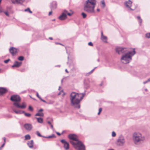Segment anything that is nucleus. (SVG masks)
<instances>
[{
  "label": "nucleus",
  "mask_w": 150,
  "mask_h": 150,
  "mask_svg": "<svg viewBox=\"0 0 150 150\" xmlns=\"http://www.w3.org/2000/svg\"><path fill=\"white\" fill-rule=\"evenodd\" d=\"M7 91V90L6 88L0 87V96L3 95Z\"/></svg>",
  "instance_id": "nucleus-14"
},
{
  "label": "nucleus",
  "mask_w": 150,
  "mask_h": 150,
  "mask_svg": "<svg viewBox=\"0 0 150 150\" xmlns=\"http://www.w3.org/2000/svg\"><path fill=\"white\" fill-rule=\"evenodd\" d=\"M125 142L124 138L123 137H120L117 139V144L119 146H122Z\"/></svg>",
  "instance_id": "nucleus-7"
},
{
  "label": "nucleus",
  "mask_w": 150,
  "mask_h": 150,
  "mask_svg": "<svg viewBox=\"0 0 150 150\" xmlns=\"http://www.w3.org/2000/svg\"><path fill=\"white\" fill-rule=\"evenodd\" d=\"M43 138H56V136L54 134H52L51 135L49 136L46 137H43Z\"/></svg>",
  "instance_id": "nucleus-19"
},
{
  "label": "nucleus",
  "mask_w": 150,
  "mask_h": 150,
  "mask_svg": "<svg viewBox=\"0 0 150 150\" xmlns=\"http://www.w3.org/2000/svg\"><path fill=\"white\" fill-rule=\"evenodd\" d=\"M96 68V67H95L94 69H93L90 72H89L88 73L89 74H91L94 71V70Z\"/></svg>",
  "instance_id": "nucleus-40"
},
{
  "label": "nucleus",
  "mask_w": 150,
  "mask_h": 150,
  "mask_svg": "<svg viewBox=\"0 0 150 150\" xmlns=\"http://www.w3.org/2000/svg\"><path fill=\"white\" fill-rule=\"evenodd\" d=\"M25 140L29 139H30V137L29 134H27L25 136Z\"/></svg>",
  "instance_id": "nucleus-24"
},
{
  "label": "nucleus",
  "mask_w": 150,
  "mask_h": 150,
  "mask_svg": "<svg viewBox=\"0 0 150 150\" xmlns=\"http://www.w3.org/2000/svg\"><path fill=\"white\" fill-rule=\"evenodd\" d=\"M81 15H82L83 18H84L86 17V14L85 13L83 12H82L81 13Z\"/></svg>",
  "instance_id": "nucleus-33"
},
{
  "label": "nucleus",
  "mask_w": 150,
  "mask_h": 150,
  "mask_svg": "<svg viewBox=\"0 0 150 150\" xmlns=\"http://www.w3.org/2000/svg\"><path fill=\"white\" fill-rule=\"evenodd\" d=\"M145 37L148 38H150V33H147L145 35Z\"/></svg>",
  "instance_id": "nucleus-32"
},
{
  "label": "nucleus",
  "mask_w": 150,
  "mask_h": 150,
  "mask_svg": "<svg viewBox=\"0 0 150 150\" xmlns=\"http://www.w3.org/2000/svg\"><path fill=\"white\" fill-rule=\"evenodd\" d=\"M67 14L69 16H71L72 15V14L71 13H68Z\"/></svg>",
  "instance_id": "nucleus-50"
},
{
  "label": "nucleus",
  "mask_w": 150,
  "mask_h": 150,
  "mask_svg": "<svg viewBox=\"0 0 150 150\" xmlns=\"http://www.w3.org/2000/svg\"><path fill=\"white\" fill-rule=\"evenodd\" d=\"M103 85V82H102V83L100 84V86H102Z\"/></svg>",
  "instance_id": "nucleus-63"
},
{
  "label": "nucleus",
  "mask_w": 150,
  "mask_h": 150,
  "mask_svg": "<svg viewBox=\"0 0 150 150\" xmlns=\"http://www.w3.org/2000/svg\"><path fill=\"white\" fill-rule=\"evenodd\" d=\"M100 112H98V115H99L100 114Z\"/></svg>",
  "instance_id": "nucleus-62"
},
{
  "label": "nucleus",
  "mask_w": 150,
  "mask_h": 150,
  "mask_svg": "<svg viewBox=\"0 0 150 150\" xmlns=\"http://www.w3.org/2000/svg\"><path fill=\"white\" fill-rule=\"evenodd\" d=\"M23 113L27 117H30L31 116V114L30 113H26L24 112V113Z\"/></svg>",
  "instance_id": "nucleus-28"
},
{
  "label": "nucleus",
  "mask_w": 150,
  "mask_h": 150,
  "mask_svg": "<svg viewBox=\"0 0 150 150\" xmlns=\"http://www.w3.org/2000/svg\"><path fill=\"white\" fill-rule=\"evenodd\" d=\"M10 100L13 102H19L21 101V98L18 95H13L11 96Z\"/></svg>",
  "instance_id": "nucleus-6"
},
{
  "label": "nucleus",
  "mask_w": 150,
  "mask_h": 150,
  "mask_svg": "<svg viewBox=\"0 0 150 150\" xmlns=\"http://www.w3.org/2000/svg\"><path fill=\"white\" fill-rule=\"evenodd\" d=\"M24 11L25 12L28 11L30 13H32V12L30 11V8H27L25 9L24 10Z\"/></svg>",
  "instance_id": "nucleus-25"
},
{
  "label": "nucleus",
  "mask_w": 150,
  "mask_h": 150,
  "mask_svg": "<svg viewBox=\"0 0 150 150\" xmlns=\"http://www.w3.org/2000/svg\"><path fill=\"white\" fill-rule=\"evenodd\" d=\"M5 144V143H4L0 147V150H1L3 148V147L4 146Z\"/></svg>",
  "instance_id": "nucleus-45"
},
{
  "label": "nucleus",
  "mask_w": 150,
  "mask_h": 150,
  "mask_svg": "<svg viewBox=\"0 0 150 150\" xmlns=\"http://www.w3.org/2000/svg\"><path fill=\"white\" fill-rule=\"evenodd\" d=\"M18 60L22 61L24 60V57L23 56H21L18 57Z\"/></svg>",
  "instance_id": "nucleus-27"
},
{
  "label": "nucleus",
  "mask_w": 150,
  "mask_h": 150,
  "mask_svg": "<svg viewBox=\"0 0 150 150\" xmlns=\"http://www.w3.org/2000/svg\"><path fill=\"white\" fill-rule=\"evenodd\" d=\"M147 80L148 82L150 81V78L148 79Z\"/></svg>",
  "instance_id": "nucleus-59"
},
{
  "label": "nucleus",
  "mask_w": 150,
  "mask_h": 150,
  "mask_svg": "<svg viewBox=\"0 0 150 150\" xmlns=\"http://www.w3.org/2000/svg\"><path fill=\"white\" fill-rule=\"evenodd\" d=\"M52 11H51L49 13V16L50 15L52 14Z\"/></svg>",
  "instance_id": "nucleus-52"
},
{
  "label": "nucleus",
  "mask_w": 150,
  "mask_h": 150,
  "mask_svg": "<svg viewBox=\"0 0 150 150\" xmlns=\"http://www.w3.org/2000/svg\"><path fill=\"white\" fill-rule=\"evenodd\" d=\"M133 139L135 144H137L138 143L144 140V137H142L141 134L140 133H134L133 134Z\"/></svg>",
  "instance_id": "nucleus-5"
},
{
  "label": "nucleus",
  "mask_w": 150,
  "mask_h": 150,
  "mask_svg": "<svg viewBox=\"0 0 150 150\" xmlns=\"http://www.w3.org/2000/svg\"><path fill=\"white\" fill-rule=\"evenodd\" d=\"M62 92L63 93V94H62V96H64L65 95V93L63 91V90H61L58 94V95H60L61 94V93Z\"/></svg>",
  "instance_id": "nucleus-34"
},
{
  "label": "nucleus",
  "mask_w": 150,
  "mask_h": 150,
  "mask_svg": "<svg viewBox=\"0 0 150 150\" xmlns=\"http://www.w3.org/2000/svg\"><path fill=\"white\" fill-rule=\"evenodd\" d=\"M55 67H60V65H57L55 66Z\"/></svg>",
  "instance_id": "nucleus-58"
},
{
  "label": "nucleus",
  "mask_w": 150,
  "mask_h": 150,
  "mask_svg": "<svg viewBox=\"0 0 150 150\" xmlns=\"http://www.w3.org/2000/svg\"><path fill=\"white\" fill-rule=\"evenodd\" d=\"M61 142L64 144V147L65 150H67L69 149V143L64 139H62Z\"/></svg>",
  "instance_id": "nucleus-9"
},
{
  "label": "nucleus",
  "mask_w": 150,
  "mask_h": 150,
  "mask_svg": "<svg viewBox=\"0 0 150 150\" xmlns=\"http://www.w3.org/2000/svg\"><path fill=\"white\" fill-rule=\"evenodd\" d=\"M36 118L38 122L40 123H42L43 122V119L40 117L38 118L36 117Z\"/></svg>",
  "instance_id": "nucleus-21"
},
{
  "label": "nucleus",
  "mask_w": 150,
  "mask_h": 150,
  "mask_svg": "<svg viewBox=\"0 0 150 150\" xmlns=\"http://www.w3.org/2000/svg\"><path fill=\"white\" fill-rule=\"evenodd\" d=\"M101 3L103 5V7H105V2H104V0H102L101 1Z\"/></svg>",
  "instance_id": "nucleus-35"
},
{
  "label": "nucleus",
  "mask_w": 150,
  "mask_h": 150,
  "mask_svg": "<svg viewBox=\"0 0 150 150\" xmlns=\"http://www.w3.org/2000/svg\"><path fill=\"white\" fill-rule=\"evenodd\" d=\"M49 39L50 40H53V38H52V37H49Z\"/></svg>",
  "instance_id": "nucleus-56"
},
{
  "label": "nucleus",
  "mask_w": 150,
  "mask_h": 150,
  "mask_svg": "<svg viewBox=\"0 0 150 150\" xmlns=\"http://www.w3.org/2000/svg\"><path fill=\"white\" fill-rule=\"evenodd\" d=\"M97 11H98V12H99L100 11V9H97Z\"/></svg>",
  "instance_id": "nucleus-61"
},
{
  "label": "nucleus",
  "mask_w": 150,
  "mask_h": 150,
  "mask_svg": "<svg viewBox=\"0 0 150 150\" xmlns=\"http://www.w3.org/2000/svg\"><path fill=\"white\" fill-rule=\"evenodd\" d=\"M101 37H102L103 36H104L103 35V32H101Z\"/></svg>",
  "instance_id": "nucleus-57"
},
{
  "label": "nucleus",
  "mask_w": 150,
  "mask_h": 150,
  "mask_svg": "<svg viewBox=\"0 0 150 150\" xmlns=\"http://www.w3.org/2000/svg\"><path fill=\"white\" fill-rule=\"evenodd\" d=\"M65 71L67 72V73H68V71L67 69H66L65 70Z\"/></svg>",
  "instance_id": "nucleus-60"
},
{
  "label": "nucleus",
  "mask_w": 150,
  "mask_h": 150,
  "mask_svg": "<svg viewBox=\"0 0 150 150\" xmlns=\"http://www.w3.org/2000/svg\"><path fill=\"white\" fill-rule=\"evenodd\" d=\"M36 134H37V135L40 137H45L44 136H42V135L40 134V133L39 132V131H37L36 132Z\"/></svg>",
  "instance_id": "nucleus-29"
},
{
  "label": "nucleus",
  "mask_w": 150,
  "mask_h": 150,
  "mask_svg": "<svg viewBox=\"0 0 150 150\" xmlns=\"http://www.w3.org/2000/svg\"><path fill=\"white\" fill-rule=\"evenodd\" d=\"M3 139L4 140V143H5V142H6V138L5 137H4L3 138Z\"/></svg>",
  "instance_id": "nucleus-46"
},
{
  "label": "nucleus",
  "mask_w": 150,
  "mask_h": 150,
  "mask_svg": "<svg viewBox=\"0 0 150 150\" xmlns=\"http://www.w3.org/2000/svg\"><path fill=\"white\" fill-rule=\"evenodd\" d=\"M88 45L89 46H93V44L91 42H90L88 43Z\"/></svg>",
  "instance_id": "nucleus-43"
},
{
  "label": "nucleus",
  "mask_w": 150,
  "mask_h": 150,
  "mask_svg": "<svg viewBox=\"0 0 150 150\" xmlns=\"http://www.w3.org/2000/svg\"><path fill=\"white\" fill-rule=\"evenodd\" d=\"M24 127L25 129L28 131H30L32 128V125L30 124H25L24 125Z\"/></svg>",
  "instance_id": "nucleus-12"
},
{
  "label": "nucleus",
  "mask_w": 150,
  "mask_h": 150,
  "mask_svg": "<svg viewBox=\"0 0 150 150\" xmlns=\"http://www.w3.org/2000/svg\"><path fill=\"white\" fill-rule=\"evenodd\" d=\"M17 0H11V1L13 3L15 4L16 3L17 4Z\"/></svg>",
  "instance_id": "nucleus-37"
},
{
  "label": "nucleus",
  "mask_w": 150,
  "mask_h": 150,
  "mask_svg": "<svg viewBox=\"0 0 150 150\" xmlns=\"http://www.w3.org/2000/svg\"><path fill=\"white\" fill-rule=\"evenodd\" d=\"M85 93H77L72 92L70 96L71 103L72 106L77 109L80 108V103L85 95Z\"/></svg>",
  "instance_id": "nucleus-2"
},
{
  "label": "nucleus",
  "mask_w": 150,
  "mask_h": 150,
  "mask_svg": "<svg viewBox=\"0 0 150 150\" xmlns=\"http://www.w3.org/2000/svg\"><path fill=\"white\" fill-rule=\"evenodd\" d=\"M57 3L55 1L52 2L51 4V8L52 9H55L57 8Z\"/></svg>",
  "instance_id": "nucleus-16"
},
{
  "label": "nucleus",
  "mask_w": 150,
  "mask_h": 150,
  "mask_svg": "<svg viewBox=\"0 0 150 150\" xmlns=\"http://www.w3.org/2000/svg\"><path fill=\"white\" fill-rule=\"evenodd\" d=\"M102 108H99V112H101L102 111Z\"/></svg>",
  "instance_id": "nucleus-47"
},
{
  "label": "nucleus",
  "mask_w": 150,
  "mask_h": 150,
  "mask_svg": "<svg viewBox=\"0 0 150 150\" xmlns=\"http://www.w3.org/2000/svg\"><path fill=\"white\" fill-rule=\"evenodd\" d=\"M44 115V114L42 112L40 113V112H38L36 113L35 116H43Z\"/></svg>",
  "instance_id": "nucleus-22"
},
{
  "label": "nucleus",
  "mask_w": 150,
  "mask_h": 150,
  "mask_svg": "<svg viewBox=\"0 0 150 150\" xmlns=\"http://www.w3.org/2000/svg\"><path fill=\"white\" fill-rule=\"evenodd\" d=\"M56 133L59 136H60L61 134L60 133L58 132H57Z\"/></svg>",
  "instance_id": "nucleus-51"
},
{
  "label": "nucleus",
  "mask_w": 150,
  "mask_h": 150,
  "mask_svg": "<svg viewBox=\"0 0 150 150\" xmlns=\"http://www.w3.org/2000/svg\"><path fill=\"white\" fill-rule=\"evenodd\" d=\"M27 144L30 148H32L33 146V140H31L28 142Z\"/></svg>",
  "instance_id": "nucleus-17"
},
{
  "label": "nucleus",
  "mask_w": 150,
  "mask_h": 150,
  "mask_svg": "<svg viewBox=\"0 0 150 150\" xmlns=\"http://www.w3.org/2000/svg\"><path fill=\"white\" fill-rule=\"evenodd\" d=\"M28 109L31 111H32L33 110V108L31 106H29Z\"/></svg>",
  "instance_id": "nucleus-36"
},
{
  "label": "nucleus",
  "mask_w": 150,
  "mask_h": 150,
  "mask_svg": "<svg viewBox=\"0 0 150 150\" xmlns=\"http://www.w3.org/2000/svg\"><path fill=\"white\" fill-rule=\"evenodd\" d=\"M115 50L119 54H123L121 60L122 63L125 64L129 63L132 60V57L136 53L135 49L132 51H130L127 48L118 47L115 48Z\"/></svg>",
  "instance_id": "nucleus-1"
},
{
  "label": "nucleus",
  "mask_w": 150,
  "mask_h": 150,
  "mask_svg": "<svg viewBox=\"0 0 150 150\" xmlns=\"http://www.w3.org/2000/svg\"><path fill=\"white\" fill-rule=\"evenodd\" d=\"M137 18L138 19L139 23V25L141 26L142 22V19L139 16H137Z\"/></svg>",
  "instance_id": "nucleus-20"
},
{
  "label": "nucleus",
  "mask_w": 150,
  "mask_h": 150,
  "mask_svg": "<svg viewBox=\"0 0 150 150\" xmlns=\"http://www.w3.org/2000/svg\"><path fill=\"white\" fill-rule=\"evenodd\" d=\"M36 96L37 97L40 99V98H41L39 95L38 93V92L36 93Z\"/></svg>",
  "instance_id": "nucleus-44"
},
{
  "label": "nucleus",
  "mask_w": 150,
  "mask_h": 150,
  "mask_svg": "<svg viewBox=\"0 0 150 150\" xmlns=\"http://www.w3.org/2000/svg\"><path fill=\"white\" fill-rule=\"evenodd\" d=\"M68 138L70 139L77 142L76 143L70 141V142L74 148L78 150H85V145L80 141L78 140L76 135L74 134H71L68 135Z\"/></svg>",
  "instance_id": "nucleus-3"
},
{
  "label": "nucleus",
  "mask_w": 150,
  "mask_h": 150,
  "mask_svg": "<svg viewBox=\"0 0 150 150\" xmlns=\"http://www.w3.org/2000/svg\"><path fill=\"white\" fill-rule=\"evenodd\" d=\"M47 102V104H53L54 102L53 100H49Z\"/></svg>",
  "instance_id": "nucleus-30"
},
{
  "label": "nucleus",
  "mask_w": 150,
  "mask_h": 150,
  "mask_svg": "<svg viewBox=\"0 0 150 150\" xmlns=\"http://www.w3.org/2000/svg\"><path fill=\"white\" fill-rule=\"evenodd\" d=\"M17 4H21L25 0H17Z\"/></svg>",
  "instance_id": "nucleus-31"
},
{
  "label": "nucleus",
  "mask_w": 150,
  "mask_h": 150,
  "mask_svg": "<svg viewBox=\"0 0 150 150\" xmlns=\"http://www.w3.org/2000/svg\"><path fill=\"white\" fill-rule=\"evenodd\" d=\"M10 61V59L5 60L4 61V62L5 63H7Z\"/></svg>",
  "instance_id": "nucleus-42"
},
{
  "label": "nucleus",
  "mask_w": 150,
  "mask_h": 150,
  "mask_svg": "<svg viewBox=\"0 0 150 150\" xmlns=\"http://www.w3.org/2000/svg\"><path fill=\"white\" fill-rule=\"evenodd\" d=\"M22 63L21 62H18L17 61L15 62L14 64L12 66V67H18L21 65Z\"/></svg>",
  "instance_id": "nucleus-15"
},
{
  "label": "nucleus",
  "mask_w": 150,
  "mask_h": 150,
  "mask_svg": "<svg viewBox=\"0 0 150 150\" xmlns=\"http://www.w3.org/2000/svg\"><path fill=\"white\" fill-rule=\"evenodd\" d=\"M84 86L85 88L87 89L89 87V84L87 83H86L85 82H84Z\"/></svg>",
  "instance_id": "nucleus-26"
},
{
  "label": "nucleus",
  "mask_w": 150,
  "mask_h": 150,
  "mask_svg": "<svg viewBox=\"0 0 150 150\" xmlns=\"http://www.w3.org/2000/svg\"><path fill=\"white\" fill-rule=\"evenodd\" d=\"M96 3V0H87L84 4V10L88 13H94Z\"/></svg>",
  "instance_id": "nucleus-4"
},
{
  "label": "nucleus",
  "mask_w": 150,
  "mask_h": 150,
  "mask_svg": "<svg viewBox=\"0 0 150 150\" xmlns=\"http://www.w3.org/2000/svg\"><path fill=\"white\" fill-rule=\"evenodd\" d=\"M132 3V1L130 0H128L127 1H125L124 3V4L126 7L129 8L131 10H133L134 9H132L131 8Z\"/></svg>",
  "instance_id": "nucleus-8"
},
{
  "label": "nucleus",
  "mask_w": 150,
  "mask_h": 150,
  "mask_svg": "<svg viewBox=\"0 0 150 150\" xmlns=\"http://www.w3.org/2000/svg\"><path fill=\"white\" fill-rule=\"evenodd\" d=\"M43 109H40V110H39L38 111V112H40L43 111Z\"/></svg>",
  "instance_id": "nucleus-49"
},
{
  "label": "nucleus",
  "mask_w": 150,
  "mask_h": 150,
  "mask_svg": "<svg viewBox=\"0 0 150 150\" xmlns=\"http://www.w3.org/2000/svg\"><path fill=\"white\" fill-rule=\"evenodd\" d=\"M4 13L7 16H9V15L7 11H4Z\"/></svg>",
  "instance_id": "nucleus-39"
},
{
  "label": "nucleus",
  "mask_w": 150,
  "mask_h": 150,
  "mask_svg": "<svg viewBox=\"0 0 150 150\" xmlns=\"http://www.w3.org/2000/svg\"><path fill=\"white\" fill-rule=\"evenodd\" d=\"M13 104L16 107L21 109L25 108L26 107V105H25V103H23L22 105H20L17 102L14 103Z\"/></svg>",
  "instance_id": "nucleus-10"
},
{
  "label": "nucleus",
  "mask_w": 150,
  "mask_h": 150,
  "mask_svg": "<svg viewBox=\"0 0 150 150\" xmlns=\"http://www.w3.org/2000/svg\"><path fill=\"white\" fill-rule=\"evenodd\" d=\"M63 13H64L65 14H66L68 12L67 11L65 10H64V12Z\"/></svg>",
  "instance_id": "nucleus-48"
},
{
  "label": "nucleus",
  "mask_w": 150,
  "mask_h": 150,
  "mask_svg": "<svg viewBox=\"0 0 150 150\" xmlns=\"http://www.w3.org/2000/svg\"><path fill=\"white\" fill-rule=\"evenodd\" d=\"M148 82V81L147 80L146 81L144 82H143V83L144 84H145L146 83H147Z\"/></svg>",
  "instance_id": "nucleus-54"
},
{
  "label": "nucleus",
  "mask_w": 150,
  "mask_h": 150,
  "mask_svg": "<svg viewBox=\"0 0 150 150\" xmlns=\"http://www.w3.org/2000/svg\"><path fill=\"white\" fill-rule=\"evenodd\" d=\"M47 123H48V124H50V125H51V122H50V121H48V122H47Z\"/></svg>",
  "instance_id": "nucleus-55"
},
{
  "label": "nucleus",
  "mask_w": 150,
  "mask_h": 150,
  "mask_svg": "<svg viewBox=\"0 0 150 150\" xmlns=\"http://www.w3.org/2000/svg\"><path fill=\"white\" fill-rule=\"evenodd\" d=\"M8 117H9L11 118V117H12V116L11 115H10Z\"/></svg>",
  "instance_id": "nucleus-64"
},
{
  "label": "nucleus",
  "mask_w": 150,
  "mask_h": 150,
  "mask_svg": "<svg viewBox=\"0 0 150 150\" xmlns=\"http://www.w3.org/2000/svg\"><path fill=\"white\" fill-rule=\"evenodd\" d=\"M40 100H41L42 101V102H44V103H46L47 104V101H46L45 100L42 99V98H40Z\"/></svg>",
  "instance_id": "nucleus-41"
},
{
  "label": "nucleus",
  "mask_w": 150,
  "mask_h": 150,
  "mask_svg": "<svg viewBox=\"0 0 150 150\" xmlns=\"http://www.w3.org/2000/svg\"><path fill=\"white\" fill-rule=\"evenodd\" d=\"M101 40L104 42H106L107 40V37L105 36L101 37Z\"/></svg>",
  "instance_id": "nucleus-23"
},
{
  "label": "nucleus",
  "mask_w": 150,
  "mask_h": 150,
  "mask_svg": "<svg viewBox=\"0 0 150 150\" xmlns=\"http://www.w3.org/2000/svg\"><path fill=\"white\" fill-rule=\"evenodd\" d=\"M67 18V14L63 13L59 17V19L61 20H64Z\"/></svg>",
  "instance_id": "nucleus-13"
},
{
  "label": "nucleus",
  "mask_w": 150,
  "mask_h": 150,
  "mask_svg": "<svg viewBox=\"0 0 150 150\" xmlns=\"http://www.w3.org/2000/svg\"><path fill=\"white\" fill-rule=\"evenodd\" d=\"M50 126H51V128L52 129H54V128H53V126L52 125V124L50 125Z\"/></svg>",
  "instance_id": "nucleus-53"
},
{
  "label": "nucleus",
  "mask_w": 150,
  "mask_h": 150,
  "mask_svg": "<svg viewBox=\"0 0 150 150\" xmlns=\"http://www.w3.org/2000/svg\"><path fill=\"white\" fill-rule=\"evenodd\" d=\"M13 110L16 113L18 114H20L24 113V111H21V110H16L13 109Z\"/></svg>",
  "instance_id": "nucleus-18"
},
{
  "label": "nucleus",
  "mask_w": 150,
  "mask_h": 150,
  "mask_svg": "<svg viewBox=\"0 0 150 150\" xmlns=\"http://www.w3.org/2000/svg\"><path fill=\"white\" fill-rule=\"evenodd\" d=\"M9 51L13 56L15 55L17 52V49L13 47H11L10 48Z\"/></svg>",
  "instance_id": "nucleus-11"
},
{
  "label": "nucleus",
  "mask_w": 150,
  "mask_h": 150,
  "mask_svg": "<svg viewBox=\"0 0 150 150\" xmlns=\"http://www.w3.org/2000/svg\"><path fill=\"white\" fill-rule=\"evenodd\" d=\"M116 134L115 132H112V137H115L116 136Z\"/></svg>",
  "instance_id": "nucleus-38"
}]
</instances>
